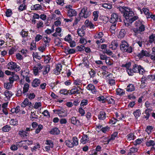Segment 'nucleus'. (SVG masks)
<instances>
[{"mask_svg":"<svg viewBox=\"0 0 155 155\" xmlns=\"http://www.w3.org/2000/svg\"><path fill=\"white\" fill-rule=\"evenodd\" d=\"M7 67L8 69L11 70H15V71H18L20 70V68L17 64L13 62H9L7 65Z\"/></svg>","mask_w":155,"mask_h":155,"instance_id":"nucleus-7","label":"nucleus"},{"mask_svg":"<svg viewBox=\"0 0 155 155\" xmlns=\"http://www.w3.org/2000/svg\"><path fill=\"white\" fill-rule=\"evenodd\" d=\"M43 126L39 124L38 126V128L36 130L35 133L36 134L39 133L41 130L42 129Z\"/></svg>","mask_w":155,"mask_h":155,"instance_id":"nucleus-63","label":"nucleus"},{"mask_svg":"<svg viewBox=\"0 0 155 155\" xmlns=\"http://www.w3.org/2000/svg\"><path fill=\"white\" fill-rule=\"evenodd\" d=\"M45 143L46 144L50 146L51 148H52L54 147L53 143L50 140H47L46 141Z\"/></svg>","mask_w":155,"mask_h":155,"instance_id":"nucleus-57","label":"nucleus"},{"mask_svg":"<svg viewBox=\"0 0 155 155\" xmlns=\"http://www.w3.org/2000/svg\"><path fill=\"white\" fill-rule=\"evenodd\" d=\"M152 111V110L150 108H147L145 110L144 114L145 115H143V118L146 119V120L148 119L150 116V113Z\"/></svg>","mask_w":155,"mask_h":155,"instance_id":"nucleus-24","label":"nucleus"},{"mask_svg":"<svg viewBox=\"0 0 155 155\" xmlns=\"http://www.w3.org/2000/svg\"><path fill=\"white\" fill-rule=\"evenodd\" d=\"M17 51V48L15 46L12 47L8 50V54L9 55H12L14 53Z\"/></svg>","mask_w":155,"mask_h":155,"instance_id":"nucleus-37","label":"nucleus"},{"mask_svg":"<svg viewBox=\"0 0 155 155\" xmlns=\"http://www.w3.org/2000/svg\"><path fill=\"white\" fill-rule=\"evenodd\" d=\"M149 55V53L147 51L143 50L137 54V56L140 58H141L144 56H148Z\"/></svg>","mask_w":155,"mask_h":155,"instance_id":"nucleus-15","label":"nucleus"},{"mask_svg":"<svg viewBox=\"0 0 155 155\" xmlns=\"http://www.w3.org/2000/svg\"><path fill=\"white\" fill-rule=\"evenodd\" d=\"M105 60L106 64L108 65H111L113 64V61L109 57H107Z\"/></svg>","mask_w":155,"mask_h":155,"instance_id":"nucleus-49","label":"nucleus"},{"mask_svg":"<svg viewBox=\"0 0 155 155\" xmlns=\"http://www.w3.org/2000/svg\"><path fill=\"white\" fill-rule=\"evenodd\" d=\"M134 15V13L132 9L127 7L124 14L125 18L124 22L126 26H129L130 24L138 18V17L137 16L133 17Z\"/></svg>","mask_w":155,"mask_h":155,"instance_id":"nucleus-1","label":"nucleus"},{"mask_svg":"<svg viewBox=\"0 0 155 155\" xmlns=\"http://www.w3.org/2000/svg\"><path fill=\"white\" fill-rule=\"evenodd\" d=\"M117 121H119V120H117L116 119L113 118L110 120L109 123L111 125H113L115 124Z\"/></svg>","mask_w":155,"mask_h":155,"instance_id":"nucleus-61","label":"nucleus"},{"mask_svg":"<svg viewBox=\"0 0 155 155\" xmlns=\"http://www.w3.org/2000/svg\"><path fill=\"white\" fill-rule=\"evenodd\" d=\"M44 26L43 22L41 21H39L37 24V27L38 28H39L41 27H43Z\"/></svg>","mask_w":155,"mask_h":155,"instance_id":"nucleus-62","label":"nucleus"},{"mask_svg":"<svg viewBox=\"0 0 155 155\" xmlns=\"http://www.w3.org/2000/svg\"><path fill=\"white\" fill-rule=\"evenodd\" d=\"M118 46V45L117 41L114 40L111 42V44L109 45V47L112 50H114L116 49Z\"/></svg>","mask_w":155,"mask_h":155,"instance_id":"nucleus-18","label":"nucleus"},{"mask_svg":"<svg viewBox=\"0 0 155 155\" xmlns=\"http://www.w3.org/2000/svg\"><path fill=\"white\" fill-rule=\"evenodd\" d=\"M97 99L99 101H101L103 103H104L106 102V97H104L103 96H101L99 97H98L97 98Z\"/></svg>","mask_w":155,"mask_h":155,"instance_id":"nucleus-54","label":"nucleus"},{"mask_svg":"<svg viewBox=\"0 0 155 155\" xmlns=\"http://www.w3.org/2000/svg\"><path fill=\"white\" fill-rule=\"evenodd\" d=\"M150 57L152 60H155V47L152 49V54Z\"/></svg>","mask_w":155,"mask_h":155,"instance_id":"nucleus-46","label":"nucleus"},{"mask_svg":"<svg viewBox=\"0 0 155 155\" xmlns=\"http://www.w3.org/2000/svg\"><path fill=\"white\" fill-rule=\"evenodd\" d=\"M78 88H79V89H81L80 86L73 87L72 89L69 91V94L71 95L72 94H79L80 92H79Z\"/></svg>","mask_w":155,"mask_h":155,"instance_id":"nucleus-11","label":"nucleus"},{"mask_svg":"<svg viewBox=\"0 0 155 155\" xmlns=\"http://www.w3.org/2000/svg\"><path fill=\"white\" fill-rule=\"evenodd\" d=\"M149 40L148 41L149 43L152 44L154 42L155 44V35L152 34L149 37Z\"/></svg>","mask_w":155,"mask_h":155,"instance_id":"nucleus-34","label":"nucleus"},{"mask_svg":"<svg viewBox=\"0 0 155 155\" xmlns=\"http://www.w3.org/2000/svg\"><path fill=\"white\" fill-rule=\"evenodd\" d=\"M53 111L54 112L58 114L60 117H64L67 116L66 112L62 110L56 109L54 110Z\"/></svg>","mask_w":155,"mask_h":155,"instance_id":"nucleus-12","label":"nucleus"},{"mask_svg":"<svg viewBox=\"0 0 155 155\" xmlns=\"http://www.w3.org/2000/svg\"><path fill=\"white\" fill-rule=\"evenodd\" d=\"M2 129L3 131L7 132L11 130V127L8 125H7L3 127Z\"/></svg>","mask_w":155,"mask_h":155,"instance_id":"nucleus-47","label":"nucleus"},{"mask_svg":"<svg viewBox=\"0 0 155 155\" xmlns=\"http://www.w3.org/2000/svg\"><path fill=\"white\" fill-rule=\"evenodd\" d=\"M112 74H110L107 76V77H108V83L111 86L115 84V80L114 77L112 78Z\"/></svg>","mask_w":155,"mask_h":155,"instance_id":"nucleus-20","label":"nucleus"},{"mask_svg":"<svg viewBox=\"0 0 155 155\" xmlns=\"http://www.w3.org/2000/svg\"><path fill=\"white\" fill-rule=\"evenodd\" d=\"M127 7L124 6H116V8L122 13H124Z\"/></svg>","mask_w":155,"mask_h":155,"instance_id":"nucleus-40","label":"nucleus"},{"mask_svg":"<svg viewBox=\"0 0 155 155\" xmlns=\"http://www.w3.org/2000/svg\"><path fill=\"white\" fill-rule=\"evenodd\" d=\"M126 34L125 30L124 29H121L119 32L118 37L121 38H123L125 36Z\"/></svg>","mask_w":155,"mask_h":155,"instance_id":"nucleus-36","label":"nucleus"},{"mask_svg":"<svg viewBox=\"0 0 155 155\" xmlns=\"http://www.w3.org/2000/svg\"><path fill=\"white\" fill-rule=\"evenodd\" d=\"M107 115L106 113L103 111H100L98 116V118L100 120L105 119Z\"/></svg>","mask_w":155,"mask_h":155,"instance_id":"nucleus-21","label":"nucleus"},{"mask_svg":"<svg viewBox=\"0 0 155 155\" xmlns=\"http://www.w3.org/2000/svg\"><path fill=\"white\" fill-rule=\"evenodd\" d=\"M93 16L94 17L93 20L96 21L97 20L98 17L99 12L97 11H94L93 13Z\"/></svg>","mask_w":155,"mask_h":155,"instance_id":"nucleus-44","label":"nucleus"},{"mask_svg":"<svg viewBox=\"0 0 155 155\" xmlns=\"http://www.w3.org/2000/svg\"><path fill=\"white\" fill-rule=\"evenodd\" d=\"M105 8L110 9L112 8V5L110 3H104L101 5Z\"/></svg>","mask_w":155,"mask_h":155,"instance_id":"nucleus-32","label":"nucleus"},{"mask_svg":"<svg viewBox=\"0 0 155 155\" xmlns=\"http://www.w3.org/2000/svg\"><path fill=\"white\" fill-rule=\"evenodd\" d=\"M12 83H11V81H10L9 82L5 83L4 84V87L6 89H9L12 87Z\"/></svg>","mask_w":155,"mask_h":155,"instance_id":"nucleus-51","label":"nucleus"},{"mask_svg":"<svg viewBox=\"0 0 155 155\" xmlns=\"http://www.w3.org/2000/svg\"><path fill=\"white\" fill-rule=\"evenodd\" d=\"M72 6L70 5H67L66 6V8L67 9L68 15L70 17L75 16L77 14V12L75 10L72 9Z\"/></svg>","mask_w":155,"mask_h":155,"instance_id":"nucleus-9","label":"nucleus"},{"mask_svg":"<svg viewBox=\"0 0 155 155\" xmlns=\"http://www.w3.org/2000/svg\"><path fill=\"white\" fill-rule=\"evenodd\" d=\"M85 25L87 27H89L90 28L93 29L94 28V25L89 20H86L85 22Z\"/></svg>","mask_w":155,"mask_h":155,"instance_id":"nucleus-29","label":"nucleus"},{"mask_svg":"<svg viewBox=\"0 0 155 155\" xmlns=\"http://www.w3.org/2000/svg\"><path fill=\"white\" fill-rule=\"evenodd\" d=\"M29 89V85L28 84L26 83L24 84L23 87V90L22 91L23 94L24 96H27L28 94L27 92L28 91Z\"/></svg>","mask_w":155,"mask_h":155,"instance_id":"nucleus-19","label":"nucleus"},{"mask_svg":"<svg viewBox=\"0 0 155 155\" xmlns=\"http://www.w3.org/2000/svg\"><path fill=\"white\" fill-rule=\"evenodd\" d=\"M31 105V102L29 101L27 98H25L21 104V106L22 107H25L27 106L30 107Z\"/></svg>","mask_w":155,"mask_h":155,"instance_id":"nucleus-16","label":"nucleus"},{"mask_svg":"<svg viewBox=\"0 0 155 155\" xmlns=\"http://www.w3.org/2000/svg\"><path fill=\"white\" fill-rule=\"evenodd\" d=\"M88 100H87L84 99L81 101V103L80 105L81 107H83L84 106H86L87 104Z\"/></svg>","mask_w":155,"mask_h":155,"instance_id":"nucleus-56","label":"nucleus"},{"mask_svg":"<svg viewBox=\"0 0 155 155\" xmlns=\"http://www.w3.org/2000/svg\"><path fill=\"white\" fill-rule=\"evenodd\" d=\"M127 139L129 140H134V136L133 133L130 134L127 136Z\"/></svg>","mask_w":155,"mask_h":155,"instance_id":"nucleus-55","label":"nucleus"},{"mask_svg":"<svg viewBox=\"0 0 155 155\" xmlns=\"http://www.w3.org/2000/svg\"><path fill=\"white\" fill-rule=\"evenodd\" d=\"M86 88L87 90L91 91L93 94H95L97 91L94 86L92 84H88Z\"/></svg>","mask_w":155,"mask_h":155,"instance_id":"nucleus-17","label":"nucleus"},{"mask_svg":"<svg viewBox=\"0 0 155 155\" xmlns=\"http://www.w3.org/2000/svg\"><path fill=\"white\" fill-rule=\"evenodd\" d=\"M60 131L57 128H54L50 131V133L52 134H59Z\"/></svg>","mask_w":155,"mask_h":155,"instance_id":"nucleus-35","label":"nucleus"},{"mask_svg":"<svg viewBox=\"0 0 155 155\" xmlns=\"http://www.w3.org/2000/svg\"><path fill=\"white\" fill-rule=\"evenodd\" d=\"M64 39L65 41L68 42L69 43L72 40L71 35H70L68 34V35L65 37Z\"/></svg>","mask_w":155,"mask_h":155,"instance_id":"nucleus-60","label":"nucleus"},{"mask_svg":"<svg viewBox=\"0 0 155 155\" xmlns=\"http://www.w3.org/2000/svg\"><path fill=\"white\" fill-rule=\"evenodd\" d=\"M103 34L102 32H100L98 34H96L94 36V38L96 39H100L102 37Z\"/></svg>","mask_w":155,"mask_h":155,"instance_id":"nucleus-50","label":"nucleus"},{"mask_svg":"<svg viewBox=\"0 0 155 155\" xmlns=\"http://www.w3.org/2000/svg\"><path fill=\"white\" fill-rule=\"evenodd\" d=\"M134 114L135 117L137 119L140 116L141 114V112L140 110L139 109L136 110L134 112Z\"/></svg>","mask_w":155,"mask_h":155,"instance_id":"nucleus-48","label":"nucleus"},{"mask_svg":"<svg viewBox=\"0 0 155 155\" xmlns=\"http://www.w3.org/2000/svg\"><path fill=\"white\" fill-rule=\"evenodd\" d=\"M142 21L138 20L135 23V26L136 28L133 29V31L135 33V35L137 36L138 34H142L145 30V27Z\"/></svg>","mask_w":155,"mask_h":155,"instance_id":"nucleus-2","label":"nucleus"},{"mask_svg":"<svg viewBox=\"0 0 155 155\" xmlns=\"http://www.w3.org/2000/svg\"><path fill=\"white\" fill-rule=\"evenodd\" d=\"M146 145L148 147H153L155 145L154 142L152 140H150L146 142Z\"/></svg>","mask_w":155,"mask_h":155,"instance_id":"nucleus-42","label":"nucleus"},{"mask_svg":"<svg viewBox=\"0 0 155 155\" xmlns=\"http://www.w3.org/2000/svg\"><path fill=\"white\" fill-rule=\"evenodd\" d=\"M43 68V65H42L40 63H36L33 68L34 74L35 75H38L39 72L41 71V70Z\"/></svg>","mask_w":155,"mask_h":155,"instance_id":"nucleus-8","label":"nucleus"},{"mask_svg":"<svg viewBox=\"0 0 155 155\" xmlns=\"http://www.w3.org/2000/svg\"><path fill=\"white\" fill-rule=\"evenodd\" d=\"M41 6L40 5L37 4L33 6V9L35 10H38L41 9Z\"/></svg>","mask_w":155,"mask_h":155,"instance_id":"nucleus-59","label":"nucleus"},{"mask_svg":"<svg viewBox=\"0 0 155 155\" xmlns=\"http://www.w3.org/2000/svg\"><path fill=\"white\" fill-rule=\"evenodd\" d=\"M136 152H139V148L136 147H133L130 149V152L128 153L129 155H131L132 153H134Z\"/></svg>","mask_w":155,"mask_h":155,"instance_id":"nucleus-27","label":"nucleus"},{"mask_svg":"<svg viewBox=\"0 0 155 155\" xmlns=\"http://www.w3.org/2000/svg\"><path fill=\"white\" fill-rule=\"evenodd\" d=\"M65 51L66 52H68V54H71L74 53L76 52L75 50L74 49H66L65 50Z\"/></svg>","mask_w":155,"mask_h":155,"instance_id":"nucleus-53","label":"nucleus"},{"mask_svg":"<svg viewBox=\"0 0 155 155\" xmlns=\"http://www.w3.org/2000/svg\"><path fill=\"white\" fill-rule=\"evenodd\" d=\"M65 143L68 147L71 148L74 146H77L78 144V140L77 137H74L72 140H66Z\"/></svg>","mask_w":155,"mask_h":155,"instance_id":"nucleus-5","label":"nucleus"},{"mask_svg":"<svg viewBox=\"0 0 155 155\" xmlns=\"http://www.w3.org/2000/svg\"><path fill=\"white\" fill-rule=\"evenodd\" d=\"M60 92L64 95H68V94H69V90L67 91L65 89H63L60 91Z\"/></svg>","mask_w":155,"mask_h":155,"instance_id":"nucleus-58","label":"nucleus"},{"mask_svg":"<svg viewBox=\"0 0 155 155\" xmlns=\"http://www.w3.org/2000/svg\"><path fill=\"white\" fill-rule=\"evenodd\" d=\"M106 102H107L108 104H113L114 103V99L110 97H106Z\"/></svg>","mask_w":155,"mask_h":155,"instance_id":"nucleus-43","label":"nucleus"},{"mask_svg":"<svg viewBox=\"0 0 155 155\" xmlns=\"http://www.w3.org/2000/svg\"><path fill=\"white\" fill-rule=\"evenodd\" d=\"M26 0H23V3L21 4L19 7L18 10L20 11H22L26 9V5L25 3Z\"/></svg>","mask_w":155,"mask_h":155,"instance_id":"nucleus-41","label":"nucleus"},{"mask_svg":"<svg viewBox=\"0 0 155 155\" xmlns=\"http://www.w3.org/2000/svg\"><path fill=\"white\" fill-rule=\"evenodd\" d=\"M89 140V138L87 135H84L81 139V141L83 144H85Z\"/></svg>","mask_w":155,"mask_h":155,"instance_id":"nucleus-30","label":"nucleus"},{"mask_svg":"<svg viewBox=\"0 0 155 155\" xmlns=\"http://www.w3.org/2000/svg\"><path fill=\"white\" fill-rule=\"evenodd\" d=\"M137 9L140 11L141 14L143 13L146 15V17L150 13L149 10L146 7H144L142 9H141L139 7L137 8Z\"/></svg>","mask_w":155,"mask_h":155,"instance_id":"nucleus-13","label":"nucleus"},{"mask_svg":"<svg viewBox=\"0 0 155 155\" xmlns=\"http://www.w3.org/2000/svg\"><path fill=\"white\" fill-rule=\"evenodd\" d=\"M135 87L132 84H130L127 87L126 91L128 92H131L134 91Z\"/></svg>","mask_w":155,"mask_h":155,"instance_id":"nucleus-33","label":"nucleus"},{"mask_svg":"<svg viewBox=\"0 0 155 155\" xmlns=\"http://www.w3.org/2000/svg\"><path fill=\"white\" fill-rule=\"evenodd\" d=\"M40 83V80L39 79H35L32 82V85L33 87H36L39 85Z\"/></svg>","mask_w":155,"mask_h":155,"instance_id":"nucleus-28","label":"nucleus"},{"mask_svg":"<svg viewBox=\"0 0 155 155\" xmlns=\"http://www.w3.org/2000/svg\"><path fill=\"white\" fill-rule=\"evenodd\" d=\"M4 94L8 99L12 95V93L8 90H6L5 91Z\"/></svg>","mask_w":155,"mask_h":155,"instance_id":"nucleus-45","label":"nucleus"},{"mask_svg":"<svg viewBox=\"0 0 155 155\" xmlns=\"http://www.w3.org/2000/svg\"><path fill=\"white\" fill-rule=\"evenodd\" d=\"M133 71L134 73H139L140 74L143 75L145 72L144 68L140 65L134 64L133 66Z\"/></svg>","mask_w":155,"mask_h":155,"instance_id":"nucleus-6","label":"nucleus"},{"mask_svg":"<svg viewBox=\"0 0 155 155\" xmlns=\"http://www.w3.org/2000/svg\"><path fill=\"white\" fill-rule=\"evenodd\" d=\"M120 48L123 52L131 53L132 52V48L125 41H122L120 45Z\"/></svg>","mask_w":155,"mask_h":155,"instance_id":"nucleus-3","label":"nucleus"},{"mask_svg":"<svg viewBox=\"0 0 155 155\" xmlns=\"http://www.w3.org/2000/svg\"><path fill=\"white\" fill-rule=\"evenodd\" d=\"M91 14L90 10L86 7H84L81 10L79 14L80 17L86 18L89 17Z\"/></svg>","mask_w":155,"mask_h":155,"instance_id":"nucleus-4","label":"nucleus"},{"mask_svg":"<svg viewBox=\"0 0 155 155\" xmlns=\"http://www.w3.org/2000/svg\"><path fill=\"white\" fill-rule=\"evenodd\" d=\"M71 122L72 124L76 125H78L80 124L79 121L77 120L76 118L75 117H72L71 118Z\"/></svg>","mask_w":155,"mask_h":155,"instance_id":"nucleus-31","label":"nucleus"},{"mask_svg":"<svg viewBox=\"0 0 155 155\" xmlns=\"http://www.w3.org/2000/svg\"><path fill=\"white\" fill-rule=\"evenodd\" d=\"M43 39L44 40V42L45 43L44 45L43 46L44 47H45L46 48L47 46H48L49 44L48 43L50 41L49 38H48L47 37H45L43 38Z\"/></svg>","mask_w":155,"mask_h":155,"instance_id":"nucleus-39","label":"nucleus"},{"mask_svg":"<svg viewBox=\"0 0 155 155\" xmlns=\"http://www.w3.org/2000/svg\"><path fill=\"white\" fill-rule=\"evenodd\" d=\"M43 74L44 75L47 74L50 70V66L49 65H46V66H43Z\"/></svg>","mask_w":155,"mask_h":155,"instance_id":"nucleus-22","label":"nucleus"},{"mask_svg":"<svg viewBox=\"0 0 155 155\" xmlns=\"http://www.w3.org/2000/svg\"><path fill=\"white\" fill-rule=\"evenodd\" d=\"M19 79V77L16 74H13L11 75L9 78V81L11 83H13L14 81H16Z\"/></svg>","mask_w":155,"mask_h":155,"instance_id":"nucleus-26","label":"nucleus"},{"mask_svg":"<svg viewBox=\"0 0 155 155\" xmlns=\"http://www.w3.org/2000/svg\"><path fill=\"white\" fill-rule=\"evenodd\" d=\"M117 94L120 95H123L125 94L124 91L120 88H118L116 89Z\"/></svg>","mask_w":155,"mask_h":155,"instance_id":"nucleus-38","label":"nucleus"},{"mask_svg":"<svg viewBox=\"0 0 155 155\" xmlns=\"http://www.w3.org/2000/svg\"><path fill=\"white\" fill-rule=\"evenodd\" d=\"M62 66L60 64H58L56 66V68L54 69V72L56 74H58L60 73L61 70Z\"/></svg>","mask_w":155,"mask_h":155,"instance_id":"nucleus-23","label":"nucleus"},{"mask_svg":"<svg viewBox=\"0 0 155 155\" xmlns=\"http://www.w3.org/2000/svg\"><path fill=\"white\" fill-rule=\"evenodd\" d=\"M89 73L91 78H93L95 76L96 72L94 70L92 69L89 71Z\"/></svg>","mask_w":155,"mask_h":155,"instance_id":"nucleus-64","label":"nucleus"},{"mask_svg":"<svg viewBox=\"0 0 155 155\" xmlns=\"http://www.w3.org/2000/svg\"><path fill=\"white\" fill-rule=\"evenodd\" d=\"M110 21V22L113 24L116 23V22L121 21V20L118 15L116 13H113L111 15V18Z\"/></svg>","mask_w":155,"mask_h":155,"instance_id":"nucleus-10","label":"nucleus"},{"mask_svg":"<svg viewBox=\"0 0 155 155\" xmlns=\"http://www.w3.org/2000/svg\"><path fill=\"white\" fill-rule=\"evenodd\" d=\"M84 27L82 26L81 28H78L77 32L78 35L80 37L83 36L85 34V32L84 29Z\"/></svg>","mask_w":155,"mask_h":155,"instance_id":"nucleus-25","label":"nucleus"},{"mask_svg":"<svg viewBox=\"0 0 155 155\" xmlns=\"http://www.w3.org/2000/svg\"><path fill=\"white\" fill-rule=\"evenodd\" d=\"M18 134L22 139H25L28 136V133L24 130L21 129L18 131Z\"/></svg>","mask_w":155,"mask_h":155,"instance_id":"nucleus-14","label":"nucleus"},{"mask_svg":"<svg viewBox=\"0 0 155 155\" xmlns=\"http://www.w3.org/2000/svg\"><path fill=\"white\" fill-rule=\"evenodd\" d=\"M116 23L113 24V25L111 26L110 28V31L112 33H114L116 29Z\"/></svg>","mask_w":155,"mask_h":155,"instance_id":"nucleus-52","label":"nucleus"}]
</instances>
